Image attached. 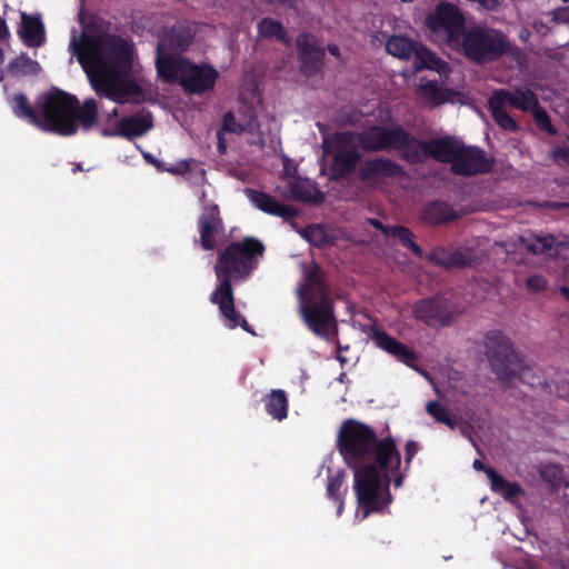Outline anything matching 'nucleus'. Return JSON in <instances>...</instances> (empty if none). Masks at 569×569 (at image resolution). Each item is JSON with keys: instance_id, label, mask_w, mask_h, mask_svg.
<instances>
[{"instance_id": "1", "label": "nucleus", "mask_w": 569, "mask_h": 569, "mask_svg": "<svg viewBox=\"0 0 569 569\" xmlns=\"http://www.w3.org/2000/svg\"><path fill=\"white\" fill-rule=\"evenodd\" d=\"M340 451L355 470V490L358 499L357 516L365 519L391 501L388 482L402 483L399 472L400 456L392 439L376 441L373 431L355 420L347 421L339 433Z\"/></svg>"}, {"instance_id": "2", "label": "nucleus", "mask_w": 569, "mask_h": 569, "mask_svg": "<svg viewBox=\"0 0 569 569\" xmlns=\"http://www.w3.org/2000/svg\"><path fill=\"white\" fill-rule=\"evenodd\" d=\"M70 49L77 56L91 88L97 94L117 103L140 102L149 86L134 77L136 51L127 40L112 36L77 37L73 30Z\"/></svg>"}, {"instance_id": "3", "label": "nucleus", "mask_w": 569, "mask_h": 569, "mask_svg": "<svg viewBox=\"0 0 569 569\" xmlns=\"http://www.w3.org/2000/svg\"><path fill=\"white\" fill-rule=\"evenodd\" d=\"M264 247L254 238H246L242 242H236L222 250L214 264V273L220 281L211 295V302L217 305L223 317L226 327L233 329L242 326L248 329V323L234 310L231 279H243L256 267L258 258L262 257Z\"/></svg>"}, {"instance_id": "4", "label": "nucleus", "mask_w": 569, "mask_h": 569, "mask_svg": "<svg viewBox=\"0 0 569 569\" xmlns=\"http://www.w3.org/2000/svg\"><path fill=\"white\" fill-rule=\"evenodd\" d=\"M410 139L403 130L391 126H375L361 133L342 132L326 137L322 141L323 152L333 158V169L338 174L352 170L359 159L358 146L368 151L401 150L402 156L408 150Z\"/></svg>"}, {"instance_id": "5", "label": "nucleus", "mask_w": 569, "mask_h": 569, "mask_svg": "<svg viewBox=\"0 0 569 569\" xmlns=\"http://www.w3.org/2000/svg\"><path fill=\"white\" fill-rule=\"evenodd\" d=\"M190 38L169 34L157 47V69L159 76L168 82L178 81L190 93L211 90L218 78V71L209 64H194L177 53L184 50Z\"/></svg>"}, {"instance_id": "6", "label": "nucleus", "mask_w": 569, "mask_h": 569, "mask_svg": "<svg viewBox=\"0 0 569 569\" xmlns=\"http://www.w3.org/2000/svg\"><path fill=\"white\" fill-rule=\"evenodd\" d=\"M298 296L299 311L308 328L317 336L332 337L336 333V320L331 305L326 298L327 287L318 266L312 264L303 271Z\"/></svg>"}, {"instance_id": "7", "label": "nucleus", "mask_w": 569, "mask_h": 569, "mask_svg": "<svg viewBox=\"0 0 569 569\" xmlns=\"http://www.w3.org/2000/svg\"><path fill=\"white\" fill-rule=\"evenodd\" d=\"M13 113L28 122L43 129L57 132L62 136L74 133L70 112L72 111V99L62 92L50 93L39 99L37 110H33L27 98L19 93L10 101Z\"/></svg>"}, {"instance_id": "8", "label": "nucleus", "mask_w": 569, "mask_h": 569, "mask_svg": "<svg viewBox=\"0 0 569 569\" xmlns=\"http://www.w3.org/2000/svg\"><path fill=\"white\" fill-rule=\"evenodd\" d=\"M486 346L491 366L500 380L510 382L515 378L525 379L529 367L507 337L491 333L487 337Z\"/></svg>"}, {"instance_id": "9", "label": "nucleus", "mask_w": 569, "mask_h": 569, "mask_svg": "<svg viewBox=\"0 0 569 569\" xmlns=\"http://www.w3.org/2000/svg\"><path fill=\"white\" fill-rule=\"evenodd\" d=\"M488 103L496 122L502 129L513 131L517 129V124L507 112V108L512 107L522 111H531L538 106V99L530 89L517 87L512 91L505 89L495 91Z\"/></svg>"}, {"instance_id": "10", "label": "nucleus", "mask_w": 569, "mask_h": 569, "mask_svg": "<svg viewBox=\"0 0 569 569\" xmlns=\"http://www.w3.org/2000/svg\"><path fill=\"white\" fill-rule=\"evenodd\" d=\"M461 48L475 61H487L507 52L510 48L505 34L493 29L472 28L463 32Z\"/></svg>"}, {"instance_id": "11", "label": "nucleus", "mask_w": 569, "mask_h": 569, "mask_svg": "<svg viewBox=\"0 0 569 569\" xmlns=\"http://www.w3.org/2000/svg\"><path fill=\"white\" fill-rule=\"evenodd\" d=\"M427 26L439 41L458 46L463 29V17L457 7L443 2L427 18Z\"/></svg>"}, {"instance_id": "12", "label": "nucleus", "mask_w": 569, "mask_h": 569, "mask_svg": "<svg viewBox=\"0 0 569 569\" xmlns=\"http://www.w3.org/2000/svg\"><path fill=\"white\" fill-rule=\"evenodd\" d=\"M257 108L241 103L237 111L228 112L223 118V130L236 134H246L248 143L263 148L267 144L264 132L257 121Z\"/></svg>"}, {"instance_id": "13", "label": "nucleus", "mask_w": 569, "mask_h": 569, "mask_svg": "<svg viewBox=\"0 0 569 569\" xmlns=\"http://www.w3.org/2000/svg\"><path fill=\"white\" fill-rule=\"evenodd\" d=\"M387 52L399 58H415L416 70L430 69L440 74L447 72V64L432 54L428 49L419 43H413L409 39L400 36H393L386 42Z\"/></svg>"}, {"instance_id": "14", "label": "nucleus", "mask_w": 569, "mask_h": 569, "mask_svg": "<svg viewBox=\"0 0 569 569\" xmlns=\"http://www.w3.org/2000/svg\"><path fill=\"white\" fill-rule=\"evenodd\" d=\"M459 146L460 142L451 138L436 139L426 142L410 139V142L407 144L408 150L405 152V158L411 161H420L430 156L439 161L453 163V158H456L459 151Z\"/></svg>"}, {"instance_id": "15", "label": "nucleus", "mask_w": 569, "mask_h": 569, "mask_svg": "<svg viewBox=\"0 0 569 569\" xmlns=\"http://www.w3.org/2000/svg\"><path fill=\"white\" fill-rule=\"evenodd\" d=\"M200 243L206 250H213L223 236L224 227L217 204L206 206L199 217Z\"/></svg>"}, {"instance_id": "16", "label": "nucleus", "mask_w": 569, "mask_h": 569, "mask_svg": "<svg viewBox=\"0 0 569 569\" xmlns=\"http://www.w3.org/2000/svg\"><path fill=\"white\" fill-rule=\"evenodd\" d=\"M491 168V161L485 156V152L478 148L459 146V151L453 158L452 170L459 174H477L488 171Z\"/></svg>"}, {"instance_id": "17", "label": "nucleus", "mask_w": 569, "mask_h": 569, "mask_svg": "<svg viewBox=\"0 0 569 569\" xmlns=\"http://www.w3.org/2000/svg\"><path fill=\"white\" fill-rule=\"evenodd\" d=\"M152 128V118L149 112H141L121 119L112 129L104 130L107 136H121L124 138L140 137Z\"/></svg>"}, {"instance_id": "18", "label": "nucleus", "mask_w": 569, "mask_h": 569, "mask_svg": "<svg viewBox=\"0 0 569 569\" xmlns=\"http://www.w3.org/2000/svg\"><path fill=\"white\" fill-rule=\"evenodd\" d=\"M284 190L279 188L280 193L287 198L303 202H318L322 199L321 193L315 187V184L303 178L287 177L284 179Z\"/></svg>"}, {"instance_id": "19", "label": "nucleus", "mask_w": 569, "mask_h": 569, "mask_svg": "<svg viewBox=\"0 0 569 569\" xmlns=\"http://www.w3.org/2000/svg\"><path fill=\"white\" fill-rule=\"evenodd\" d=\"M362 180L371 186H376L388 178H395L401 174L398 164L387 159H376L366 161L360 171Z\"/></svg>"}, {"instance_id": "20", "label": "nucleus", "mask_w": 569, "mask_h": 569, "mask_svg": "<svg viewBox=\"0 0 569 569\" xmlns=\"http://www.w3.org/2000/svg\"><path fill=\"white\" fill-rule=\"evenodd\" d=\"M413 312L430 326H443L450 320L448 305L442 299L422 300L415 305Z\"/></svg>"}, {"instance_id": "21", "label": "nucleus", "mask_w": 569, "mask_h": 569, "mask_svg": "<svg viewBox=\"0 0 569 569\" xmlns=\"http://www.w3.org/2000/svg\"><path fill=\"white\" fill-rule=\"evenodd\" d=\"M246 194L251 203L264 213L289 219L296 214V211L283 203L277 201L272 196L257 191L253 189H246Z\"/></svg>"}, {"instance_id": "22", "label": "nucleus", "mask_w": 569, "mask_h": 569, "mask_svg": "<svg viewBox=\"0 0 569 569\" xmlns=\"http://www.w3.org/2000/svg\"><path fill=\"white\" fill-rule=\"evenodd\" d=\"M18 33L28 47H40L46 40L44 27L41 20L27 13H21V24Z\"/></svg>"}, {"instance_id": "23", "label": "nucleus", "mask_w": 569, "mask_h": 569, "mask_svg": "<svg viewBox=\"0 0 569 569\" xmlns=\"http://www.w3.org/2000/svg\"><path fill=\"white\" fill-rule=\"evenodd\" d=\"M372 339L379 348L393 355L397 359L409 366L412 361L416 360V357L411 350L385 332H376L372 336Z\"/></svg>"}, {"instance_id": "24", "label": "nucleus", "mask_w": 569, "mask_h": 569, "mask_svg": "<svg viewBox=\"0 0 569 569\" xmlns=\"http://www.w3.org/2000/svg\"><path fill=\"white\" fill-rule=\"evenodd\" d=\"M486 475L490 482V489L503 499L513 502L522 493L518 483L506 480L495 469L486 470Z\"/></svg>"}, {"instance_id": "25", "label": "nucleus", "mask_w": 569, "mask_h": 569, "mask_svg": "<svg viewBox=\"0 0 569 569\" xmlns=\"http://www.w3.org/2000/svg\"><path fill=\"white\" fill-rule=\"evenodd\" d=\"M69 97L73 101L72 111L70 112V119H72L71 121L74 127V132L77 131V123H76L77 120L80 122V124L84 129L91 128L96 123V120H97V113H98L97 102L93 99H87V100H84V102L82 103L81 107H78L77 100L71 96H69Z\"/></svg>"}, {"instance_id": "26", "label": "nucleus", "mask_w": 569, "mask_h": 569, "mask_svg": "<svg viewBox=\"0 0 569 569\" xmlns=\"http://www.w3.org/2000/svg\"><path fill=\"white\" fill-rule=\"evenodd\" d=\"M517 246L523 248L533 254L549 253L552 254L555 239L552 236H536L528 237L519 236L517 238Z\"/></svg>"}, {"instance_id": "27", "label": "nucleus", "mask_w": 569, "mask_h": 569, "mask_svg": "<svg viewBox=\"0 0 569 569\" xmlns=\"http://www.w3.org/2000/svg\"><path fill=\"white\" fill-rule=\"evenodd\" d=\"M377 229H380L386 236L398 239L405 247L410 249L416 256L421 257L422 251L419 246L413 241L411 232L400 226L385 228L378 220H370Z\"/></svg>"}, {"instance_id": "28", "label": "nucleus", "mask_w": 569, "mask_h": 569, "mask_svg": "<svg viewBox=\"0 0 569 569\" xmlns=\"http://www.w3.org/2000/svg\"><path fill=\"white\" fill-rule=\"evenodd\" d=\"M419 98L428 104L437 106L447 102L451 99V92L440 89L435 81H427L426 83L419 84L418 89Z\"/></svg>"}, {"instance_id": "29", "label": "nucleus", "mask_w": 569, "mask_h": 569, "mask_svg": "<svg viewBox=\"0 0 569 569\" xmlns=\"http://www.w3.org/2000/svg\"><path fill=\"white\" fill-rule=\"evenodd\" d=\"M267 412L276 420L287 417L288 399L283 390H272L266 403Z\"/></svg>"}, {"instance_id": "30", "label": "nucleus", "mask_w": 569, "mask_h": 569, "mask_svg": "<svg viewBox=\"0 0 569 569\" xmlns=\"http://www.w3.org/2000/svg\"><path fill=\"white\" fill-rule=\"evenodd\" d=\"M7 71L13 77L29 76L38 73L40 66L27 56L20 54L8 64Z\"/></svg>"}, {"instance_id": "31", "label": "nucleus", "mask_w": 569, "mask_h": 569, "mask_svg": "<svg viewBox=\"0 0 569 569\" xmlns=\"http://www.w3.org/2000/svg\"><path fill=\"white\" fill-rule=\"evenodd\" d=\"M430 260L441 267H455L470 264L472 260L469 257H465L462 252L450 253L446 250L439 249L432 252Z\"/></svg>"}, {"instance_id": "32", "label": "nucleus", "mask_w": 569, "mask_h": 569, "mask_svg": "<svg viewBox=\"0 0 569 569\" xmlns=\"http://www.w3.org/2000/svg\"><path fill=\"white\" fill-rule=\"evenodd\" d=\"M456 217L450 206L442 202H435L423 211V219L432 223H441L452 220Z\"/></svg>"}, {"instance_id": "33", "label": "nucleus", "mask_w": 569, "mask_h": 569, "mask_svg": "<svg viewBox=\"0 0 569 569\" xmlns=\"http://www.w3.org/2000/svg\"><path fill=\"white\" fill-rule=\"evenodd\" d=\"M297 47L303 61H318L323 52L316 46L315 39L308 34H301L297 39Z\"/></svg>"}, {"instance_id": "34", "label": "nucleus", "mask_w": 569, "mask_h": 569, "mask_svg": "<svg viewBox=\"0 0 569 569\" xmlns=\"http://www.w3.org/2000/svg\"><path fill=\"white\" fill-rule=\"evenodd\" d=\"M258 32L262 38H276L282 42H288L287 34L282 26L272 19H262L258 24Z\"/></svg>"}, {"instance_id": "35", "label": "nucleus", "mask_w": 569, "mask_h": 569, "mask_svg": "<svg viewBox=\"0 0 569 569\" xmlns=\"http://www.w3.org/2000/svg\"><path fill=\"white\" fill-rule=\"evenodd\" d=\"M427 412L437 421L447 425L450 429H455V422L450 419L448 410L437 401H430L426 406Z\"/></svg>"}, {"instance_id": "36", "label": "nucleus", "mask_w": 569, "mask_h": 569, "mask_svg": "<svg viewBox=\"0 0 569 569\" xmlns=\"http://www.w3.org/2000/svg\"><path fill=\"white\" fill-rule=\"evenodd\" d=\"M342 481H343L342 477L336 476V477H332L329 479L328 486H327L328 496L339 502L338 513H341L342 507H343V502L339 499V497L337 495L342 486Z\"/></svg>"}, {"instance_id": "37", "label": "nucleus", "mask_w": 569, "mask_h": 569, "mask_svg": "<svg viewBox=\"0 0 569 569\" xmlns=\"http://www.w3.org/2000/svg\"><path fill=\"white\" fill-rule=\"evenodd\" d=\"M303 237L316 246H321L327 241L325 231L319 226L309 227L303 231Z\"/></svg>"}, {"instance_id": "38", "label": "nucleus", "mask_w": 569, "mask_h": 569, "mask_svg": "<svg viewBox=\"0 0 569 569\" xmlns=\"http://www.w3.org/2000/svg\"><path fill=\"white\" fill-rule=\"evenodd\" d=\"M540 475L543 479L556 482L558 479H563L562 469L558 465H546L541 468Z\"/></svg>"}, {"instance_id": "39", "label": "nucleus", "mask_w": 569, "mask_h": 569, "mask_svg": "<svg viewBox=\"0 0 569 569\" xmlns=\"http://www.w3.org/2000/svg\"><path fill=\"white\" fill-rule=\"evenodd\" d=\"M530 112L532 113L540 128L548 132H552L550 119L548 114L539 107V104L535 107V109H532Z\"/></svg>"}, {"instance_id": "40", "label": "nucleus", "mask_w": 569, "mask_h": 569, "mask_svg": "<svg viewBox=\"0 0 569 569\" xmlns=\"http://www.w3.org/2000/svg\"><path fill=\"white\" fill-rule=\"evenodd\" d=\"M526 286L533 292H540L547 288L548 281L542 276L535 274L526 280Z\"/></svg>"}, {"instance_id": "41", "label": "nucleus", "mask_w": 569, "mask_h": 569, "mask_svg": "<svg viewBox=\"0 0 569 569\" xmlns=\"http://www.w3.org/2000/svg\"><path fill=\"white\" fill-rule=\"evenodd\" d=\"M551 158L558 162L569 166V148L556 149L551 152Z\"/></svg>"}, {"instance_id": "42", "label": "nucleus", "mask_w": 569, "mask_h": 569, "mask_svg": "<svg viewBox=\"0 0 569 569\" xmlns=\"http://www.w3.org/2000/svg\"><path fill=\"white\" fill-rule=\"evenodd\" d=\"M552 16L556 21L569 24V8H560L553 11Z\"/></svg>"}, {"instance_id": "43", "label": "nucleus", "mask_w": 569, "mask_h": 569, "mask_svg": "<svg viewBox=\"0 0 569 569\" xmlns=\"http://www.w3.org/2000/svg\"><path fill=\"white\" fill-rule=\"evenodd\" d=\"M416 452H417V445L413 441L407 442V445H406V461L410 462V460L416 455Z\"/></svg>"}, {"instance_id": "44", "label": "nucleus", "mask_w": 569, "mask_h": 569, "mask_svg": "<svg viewBox=\"0 0 569 569\" xmlns=\"http://www.w3.org/2000/svg\"><path fill=\"white\" fill-rule=\"evenodd\" d=\"M9 34L7 24L3 19L0 18V39L6 38Z\"/></svg>"}, {"instance_id": "45", "label": "nucleus", "mask_w": 569, "mask_h": 569, "mask_svg": "<svg viewBox=\"0 0 569 569\" xmlns=\"http://www.w3.org/2000/svg\"><path fill=\"white\" fill-rule=\"evenodd\" d=\"M472 467L477 470V471H485L488 470L489 468L486 467L480 460H475L473 463H472Z\"/></svg>"}, {"instance_id": "46", "label": "nucleus", "mask_w": 569, "mask_h": 569, "mask_svg": "<svg viewBox=\"0 0 569 569\" xmlns=\"http://www.w3.org/2000/svg\"><path fill=\"white\" fill-rule=\"evenodd\" d=\"M143 157H144V159H146L148 162H150V163H152V164L157 166L158 168H161V166H160L159 161H157V160H156V158H154V157H152L150 153H144V154H143Z\"/></svg>"}, {"instance_id": "47", "label": "nucleus", "mask_w": 569, "mask_h": 569, "mask_svg": "<svg viewBox=\"0 0 569 569\" xmlns=\"http://www.w3.org/2000/svg\"><path fill=\"white\" fill-rule=\"evenodd\" d=\"M269 142H270V144L273 146V148H276L279 144L278 131L273 136L270 137Z\"/></svg>"}, {"instance_id": "48", "label": "nucleus", "mask_w": 569, "mask_h": 569, "mask_svg": "<svg viewBox=\"0 0 569 569\" xmlns=\"http://www.w3.org/2000/svg\"><path fill=\"white\" fill-rule=\"evenodd\" d=\"M560 293L569 301V288L561 287L560 288Z\"/></svg>"}, {"instance_id": "49", "label": "nucleus", "mask_w": 569, "mask_h": 569, "mask_svg": "<svg viewBox=\"0 0 569 569\" xmlns=\"http://www.w3.org/2000/svg\"><path fill=\"white\" fill-rule=\"evenodd\" d=\"M328 49H329L331 54H333V56H338L339 54V50H338V48L336 46H329Z\"/></svg>"}, {"instance_id": "50", "label": "nucleus", "mask_w": 569, "mask_h": 569, "mask_svg": "<svg viewBox=\"0 0 569 569\" xmlns=\"http://www.w3.org/2000/svg\"><path fill=\"white\" fill-rule=\"evenodd\" d=\"M270 2H273V3H287L289 0H269Z\"/></svg>"}, {"instance_id": "51", "label": "nucleus", "mask_w": 569, "mask_h": 569, "mask_svg": "<svg viewBox=\"0 0 569 569\" xmlns=\"http://www.w3.org/2000/svg\"><path fill=\"white\" fill-rule=\"evenodd\" d=\"M117 116V109H113V111L109 114V117H116Z\"/></svg>"}, {"instance_id": "52", "label": "nucleus", "mask_w": 569, "mask_h": 569, "mask_svg": "<svg viewBox=\"0 0 569 569\" xmlns=\"http://www.w3.org/2000/svg\"><path fill=\"white\" fill-rule=\"evenodd\" d=\"M345 377H346V375H345V373H341V375H340V377H339V380H340L341 382H343Z\"/></svg>"}, {"instance_id": "53", "label": "nucleus", "mask_w": 569, "mask_h": 569, "mask_svg": "<svg viewBox=\"0 0 569 569\" xmlns=\"http://www.w3.org/2000/svg\"><path fill=\"white\" fill-rule=\"evenodd\" d=\"M421 373H422L427 379H429L428 373H426V372H423V371H421Z\"/></svg>"}, {"instance_id": "54", "label": "nucleus", "mask_w": 569, "mask_h": 569, "mask_svg": "<svg viewBox=\"0 0 569 569\" xmlns=\"http://www.w3.org/2000/svg\"><path fill=\"white\" fill-rule=\"evenodd\" d=\"M402 2H412L413 0H401Z\"/></svg>"}, {"instance_id": "55", "label": "nucleus", "mask_w": 569, "mask_h": 569, "mask_svg": "<svg viewBox=\"0 0 569 569\" xmlns=\"http://www.w3.org/2000/svg\"><path fill=\"white\" fill-rule=\"evenodd\" d=\"M2 60V51L0 50V61Z\"/></svg>"}, {"instance_id": "56", "label": "nucleus", "mask_w": 569, "mask_h": 569, "mask_svg": "<svg viewBox=\"0 0 569 569\" xmlns=\"http://www.w3.org/2000/svg\"><path fill=\"white\" fill-rule=\"evenodd\" d=\"M566 276L569 278V269L566 271Z\"/></svg>"}]
</instances>
